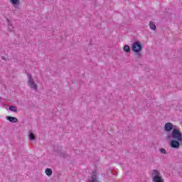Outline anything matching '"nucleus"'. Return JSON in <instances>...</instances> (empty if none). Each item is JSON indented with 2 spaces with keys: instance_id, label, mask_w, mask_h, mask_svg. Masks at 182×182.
I'll return each instance as SVG.
<instances>
[{
  "instance_id": "nucleus-3",
  "label": "nucleus",
  "mask_w": 182,
  "mask_h": 182,
  "mask_svg": "<svg viewBox=\"0 0 182 182\" xmlns=\"http://www.w3.org/2000/svg\"><path fill=\"white\" fill-rule=\"evenodd\" d=\"M132 49L135 53H140L143 49V46L139 41L134 42L132 46Z\"/></svg>"
},
{
  "instance_id": "nucleus-8",
  "label": "nucleus",
  "mask_w": 182,
  "mask_h": 182,
  "mask_svg": "<svg viewBox=\"0 0 182 182\" xmlns=\"http://www.w3.org/2000/svg\"><path fill=\"white\" fill-rule=\"evenodd\" d=\"M149 28L150 29H151L152 31H156V25L154 24V22L153 21H149Z\"/></svg>"
},
{
  "instance_id": "nucleus-13",
  "label": "nucleus",
  "mask_w": 182,
  "mask_h": 182,
  "mask_svg": "<svg viewBox=\"0 0 182 182\" xmlns=\"http://www.w3.org/2000/svg\"><path fill=\"white\" fill-rule=\"evenodd\" d=\"M11 4H13V5H18V4H19V0H10Z\"/></svg>"
},
{
  "instance_id": "nucleus-16",
  "label": "nucleus",
  "mask_w": 182,
  "mask_h": 182,
  "mask_svg": "<svg viewBox=\"0 0 182 182\" xmlns=\"http://www.w3.org/2000/svg\"><path fill=\"white\" fill-rule=\"evenodd\" d=\"M138 55H139V56H141V54H140V53H138Z\"/></svg>"
},
{
  "instance_id": "nucleus-6",
  "label": "nucleus",
  "mask_w": 182,
  "mask_h": 182,
  "mask_svg": "<svg viewBox=\"0 0 182 182\" xmlns=\"http://www.w3.org/2000/svg\"><path fill=\"white\" fill-rule=\"evenodd\" d=\"M6 119L11 122V123H18V119L14 117L8 116L6 117Z\"/></svg>"
},
{
  "instance_id": "nucleus-15",
  "label": "nucleus",
  "mask_w": 182,
  "mask_h": 182,
  "mask_svg": "<svg viewBox=\"0 0 182 182\" xmlns=\"http://www.w3.org/2000/svg\"><path fill=\"white\" fill-rule=\"evenodd\" d=\"M60 156L63 157V159H66V157H68V155H66V153L63 152L60 154Z\"/></svg>"
},
{
  "instance_id": "nucleus-7",
  "label": "nucleus",
  "mask_w": 182,
  "mask_h": 182,
  "mask_svg": "<svg viewBox=\"0 0 182 182\" xmlns=\"http://www.w3.org/2000/svg\"><path fill=\"white\" fill-rule=\"evenodd\" d=\"M88 182H99V179H97V176L95 175V173H92L91 179H89Z\"/></svg>"
},
{
  "instance_id": "nucleus-17",
  "label": "nucleus",
  "mask_w": 182,
  "mask_h": 182,
  "mask_svg": "<svg viewBox=\"0 0 182 182\" xmlns=\"http://www.w3.org/2000/svg\"><path fill=\"white\" fill-rule=\"evenodd\" d=\"M170 137H171V136H168V139H170Z\"/></svg>"
},
{
  "instance_id": "nucleus-9",
  "label": "nucleus",
  "mask_w": 182,
  "mask_h": 182,
  "mask_svg": "<svg viewBox=\"0 0 182 182\" xmlns=\"http://www.w3.org/2000/svg\"><path fill=\"white\" fill-rule=\"evenodd\" d=\"M46 176H48V177H50V176H52V169L51 168H47L46 169V171H45Z\"/></svg>"
},
{
  "instance_id": "nucleus-5",
  "label": "nucleus",
  "mask_w": 182,
  "mask_h": 182,
  "mask_svg": "<svg viewBox=\"0 0 182 182\" xmlns=\"http://www.w3.org/2000/svg\"><path fill=\"white\" fill-rule=\"evenodd\" d=\"M164 130L165 132H171V130L172 131L174 130L173 124H171V122L166 123L164 127Z\"/></svg>"
},
{
  "instance_id": "nucleus-11",
  "label": "nucleus",
  "mask_w": 182,
  "mask_h": 182,
  "mask_svg": "<svg viewBox=\"0 0 182 182\" xmlns=\"http://www.w3.org/2000/svg\"><path fill=\"white\" fill-rule=\"evenodd\" d=\"M124 52H127V53H129L130 52V47L127 45H125L124 47Z\"/></svg>"
},
{
  "instance_id": "nucleus-14",
  "label": "nucleus",
  "mask_w": 182,
  "mask_h": 182,
  "mask_svg": "<svg viewBox=\"0 0 182 182\" xmlns=\"http://www.w3.org/2000/svg\"><path fill=\"white\" fill-rule=\"evenodd\" d=\"M29 139H30V140H33L35 139V134H33V133L31 132L29 134Z\"/></svg>"
},
{
  "instance_id": "nucleus-12",
  "label": "nucleus",
  "mask_w": 182,
  "mask_h": 182,
  "mask_svg": "<svg viewBox=\"0 0 182 182\" xmlns=\"http://www.w3.org/2000/svg\"><path fill=\"white\" fill-rule=\"evenodd\" d=\"M160 153H161V154H167V151L166 149H164V148H161L159 149Z\"/></svg>"
},
{
  "instance_id": "nucleus-1",
  "label": "nucleus",
  "mask_w": 182,
  "mask_h": 182,
  "mask_svg": "<svg viewBox=\"0 0 182 182\" xmlns=\"http://www.w3.org/2000/svg\"><path fill=\"white\" fill-rule=\"evenodd\" d=\"M153 182H164V179L160 176V171L154 169L151 173Z\"/></svg>"
},
{
  "instance_id": "nucleus-10",
  "label": "nucleus",
  "mask_w": 182,
  "mask_h": 182,
  "mask_svg": "<svg viewBox=\"0 0 182 182\" xmlns=\"http://www.w3.org/2000/svg\"><path fill=\"white\" fill-rule=\"evenodd\" d=\"M9 109L11 110V112H14V113L18 112V109L15 106H10Z\"/></svg>"
},
{
  "instance_id": "nucleus-2",
  "label": "nucleus",
  "mask_w": 182,
  "mask_h": 182,
  "mask_svg": "<svg viewBox=\"0 0 182 182\" xmlns=\"http://www.w3.org/2000/svg\"><path fill=\"white\" fill-rule=\"evenodd\" d=\"M27 77H28V86L31 87V89H33L34 90H38V85L35 83V81L33 80V77H32V75L31 73H27Z\"/></svg>"
},
{
  "instance_id": "nucleus-4",
  "label": "nucleus",
  "mask_w": 182,
  "mask_h": 182,
  "mask_svg": "<svg viewBox=\"0 0 182 182\" xmlns=\"http://www.w3.org/2000/svg\"><path fill=\"white\" fill-rule=\"evenodd\" d=\"M170 146L172 149H180V141L173 139L170 142Z\"/></svg>"
}]
</instances>
